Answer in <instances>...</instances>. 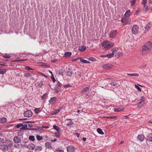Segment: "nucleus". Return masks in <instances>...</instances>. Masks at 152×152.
<instances>
[{
    "label": "nucleus",
    "instance_id": "f257e3e1",
    "mask_svg": "<svg viewBox=\"0 0 152 152\" xmlns=\"http://www.w3.org/2000/svg\"><path fill=\"white\" fill-rule=\"evenodd\" d=\"M152 45L151 42H147L142 47V53L143 55L147 54L151 50Z\"/></svg>",
    "mask_w": 152,
    "mask_h": 152
},
{
    "label": "nucleus",
    "instance_id": "f03ea898",
    "mask_svg": "<svg viewBox=\"0 0 152 152\" xmlns=\"http://www.w3.org/2000/svg\"><path fill=\"white\" fill-rule=\"evenodd\" d=\"M102 45L103 47L107 49L111 48L114 45L113 43L107 41L103 42Z\"/></svg>",
    "mask_w": 152,
    "mask_h": 152
},
{
    "label": "nucleus",
    "instance_id": "7ed1b4c3",
    "mask_svg": "<svg viewBox=\"0 0 152 152\" xmlns=\"http://www.w3.org/2000/svg\"><path fill=\"white\" fill-rule=\"evenodd\" d=\"M61 86H62V84L59 82L57 83L54 88L56 92L58 93L60 91Z\"/></svg>",
    "mask_w": 152,
    "mask_h": 152
},
{
    "label": "nucleus",
    "instance_id": "20e7f679",
    "mask_svg": "<svg viewBox=\"0 0 152 152\" xmlns=\"http://www.w3.org/2000/svg\"><path fill=\"white\" fill-rule=\"evenodd\" d=\"M139 28L137 25H134L132 28V32L133 34H136L138 33Z\"/></svg>",
    "mask_w": 152,
    "mask_h": 152
},
{
    "label": "nucleus",
    "instance_id": "39448f33",
    "mask_svg": "<svg viewBox=\"0 0 152 152\" xmlns=\"http://www.w3.org/2000/svg\"><path fill=\"white\" fill-rule=\"evenodd\" d=\"M145 99L144 96H142L140 99V102H139L137 105L138 107H142L145 103Z\"/></svg>",
    "mask_w": 152,
    "mask_h": 152
},
{
    "label": "nucleus",
    "instance_id": "423d86ee",
    "mask_svg": "<svg viewBox=\"0 0 152 152\" xmlns=\"http://www.w3.org/2000/svg\"><path fill=\"white\" fill-rule=\"evenodd\" d=\"M116 32L117 31L116 30H113L109 34V36L111 38H114L116 35Z\"/></svg>",
    "mask_w": 152,
    "mask_h": 152
},
{
    "label": "nucleus",
    "instance_id": "0eeeda50",
    "mask_svg": "<svg viewBox=\"0 0 152 152\" xmlns=\"http://www.w3.org/2000/svg\"><path fill=\"white\" fill-rule=\"evenodd\" d=\"M33 113L30 110H27L24 113V115L25 117H30L32 115Z\"/></svg>",
    "mask_w": 152,
    "mask_h": 152
},
{
    "label": "nucleus",
    "instance_id": "6e6552de",
    "mask_svg": "<svg viewBox=\"0 0 152 152\" xmlns=\"http://www.w3.org/2000/svg\"><path fill=\"white\" fill-rule=\"evenodd\" d=\"M75 148L72 145H70L67 147V152H75Z\"/></svg>",
    "mask_w": 152,
    "mask_h": 152
},
{
    "label": "nucleus",
    "instance_id": "1a4fd4ad",
    "mask_svg": "<svg viewBox=\"0 0 152 152\" xmlns=\"http://www.w3.org/2000/svg\"><path fill=\"white\" fill-rule=\"evenodd\" d=\"M90 88V86L87 85L85 88H83L81 90L80 93L83 94L84 93L86 92L89 91Z\"/></svg>",
    "mask_w": 152,
    "mask_h": 152
},
{
    "label": "nucleus",
    "instance_id": "9d476101",
    "mask_svg": "<svg viewBox=\"0 0 152 152\" xmlns=\"http://www.w3.org/2000/svg\"><path fill=\"white\" fill-rule=\"evenodd\" d=\"M73 73V69L71 67H69L67 71V76H71Z\"/></svg>",
    "mask_w": 152,
    "mask_h": 152
},
{
    "label": "nucleus",
    "instance_id": "9b49d317",
    "mask_svg": "<svg viewBox=\"0 0 152 152\" xmlns=\"http://www.w3.org/2000/svg\"><path fill=\"white\" fill-rule=\"evenodd\" d=\"M113 66L110 64H107L105 65H103L102 66V68L106 69H109L111 68Z\"/></svg>",
    "mask_w": 152,
    "mask_h": 152
},
{
    "label": "nucleus",
    "instance_id": "f8f14e48",
    "mask_svg": "<svg viewBox=\"0 0 152 152\" xmlns=\"http://www.w3.org/2000/svg\"><path fill=\"white\" fill-rule=\"evenodd\" d=\"M13 140L15 143H20L21 142L20 138L18 136L15 137L13 138Z\"/></svg>",
    "mask_w": 152,
    "mask_h": 152
},
{
    "label": "nucleus",
    "instance_id": "ddd939ff",
    "mask_svg": "<svg viewBox=\"0 0 152 152\" xmlns=\"http://www.w3.org/2000/svg\"><path fill=\"white\" fill-rule=\"evenodd\" d=\"M1 149L2 150L4 151H7L9 149V148L7 145L4 144L1 145Z\"/></svg>",
    "mask_w": 152,
    "mask_h": 152
},
{
    "label": "nucleus",
    "instance_id": "4468645a",
    "mask_svg": "<svg viewBox=\"0 0 152 152\" xmlns=\"http://www.w3.org/2000/svg\"><path fill=\"white\" fill-rule=\"evenodd\" d=\"M73 125V123L71 121L70 119H67V127H72Z\"/></svg>",
    "mask_w": 152,
    "mask_h": 152
},
{
    "label": "nucleus",
    "instance_id": "2eb2a0df",
    "mask_svg": "<svg viewBox=\"0 0 152 152\" xmlns=\"http://www.w3.org/2000/svg\"><path fill=\"white\" fill-rule=\"evenodd\" d=\"M57 100V98L53 97L51 98L49 101L50 103L51 104H54L56 102Z\"/></svg>",
    "mask_w": 152,
    "mask_h": 152
},
{
    "label": "nucleus",
    "instance_id": "dca6fc26",
    "mask_svg": "<svg viewBox=\"0 0 152 152\" xmlns=\"http://www.w3.org/2000/svg\"><path fill=\"white\" fill-rule=\"evenodd\" d=\"M137 138L141 142L143 141L145 139V137L142 134L139 135L137 136Z\"/></svg>",
    "mask_w": 152,
    "mask_h": 152
},
{
    "label": "nucleus",
    "instance_id": "f3484780",
    "mask_svg": "<svg viewBox=\"0 0 152 152\" xmlns=\"http://www.w3.org/2000/svg\"><path fill=\"white\" fill-rule=\"evenodd\" d=\"M45 145L46 148L48 149H51L52 148L51 143L47 142L45 144Z\"/></svg>",
    "mask_w": 152,
    "mask_h": 152
},
{
    "label": "nucleus",
    "instance_id": "a211bd4d",
    "mask_svg": "<svg viewBox=\"0 0 152 152\" xmlns=\"http://www.w3.org/2000/svg\"><path fill=\"white\" fill-rule=\"evenodd\" d=\"M35 151L36 152L39 151H42V147L40 146H35Z\"/></svg>",
    "mask_w": 152,
    "mask_h": 152
},
{
    "label": "nucleus",
    "instance_id": "6ab92c4d",
    "mask_svg": "<svg viewBox=\"0 0 152 152\" xmlns=\"http://www.w3.org/2000/svg\"><path fill=\"white\" fill-rule=\"evenodd\" d=\"M86 49V47L84 46L79 47L78 48V50L81 52H83L85 51Z\"/></svg>",
    "mask_w": 152,
    "mask_h": 152
},
{
    "label": "nucleus",
    "instance_id": "aec40b11",
    "mask_svg": "<svg viewBox=\"0 0 152 152\" xmlns=\"http://www.w3.org/2000/svg\"><path fill=\"white\" fill-rule=\"evenodd\" d=\"M124 110V108H122V109L121 108H114V111L115 112H118L121 111H123Z\"/></svg>",
    "mask_w": 152,
    "mask_h": 152
},
{
    "label": "nucleus",
    "instance_id": "412c9836",
    "mask_svg": "<svg viewBox=\"0 0 152 152\" xmlns=\"http://www.w3.org/2000/svg\"><path fill=\"white\" fill-rule=\"evenodd\" d=\"M7 118L5 117H2L0 118V123H3L6 122Z\"/></svg>",
    "mask_w": 152,
    "mask_h": 152
},
{
    "label": "nucleus",
    "instance_id": "4be33fe9",
    "mask_svg": "<svg viewBox=\"0 0 152 152\" xmlns=\"http://www.w3.org/2000/svg\"><path fill=\"white\" fill-rule=\"evenodd\" d=\"M147 140L149 141L152 142V134L150 133L147 137Z\"/></svg>",
    "mask_w": 152,
    "mask_h": 152
},
{
    "label": "nucleus",
    "instance_id": "5701e85b",
    "mask_svg": "<svg viewBox=\"0 0 152 152\" xmlns=\"http://www.w3.org/2000/svg\"><path fill=\"white\" fill-rule=\"evenodd\" d=\"M28 146H29L30 148L31 149L33 150L34 149L36 146L33 143L29 144Z\"/></svg>",
    "mask_w": 152,
    "mask_h": 152
},
{
    "label": "nucleus",
    "instance_id": "b1692460",
    "mask_svg": "<svg viewBox=\"0 0 152 152\" xmlns=\"http://www.w3.org/2000/svg\"><path fill=\"white\" fill-rule=\"evenodd\" d=\"M130 13H131L130 10H129L126 11L124 16L125 17H128Z\"/></svg>",
    "mask_w": 152,
    "mask_h": 152
},
{
    "label": "nucleus",
    "instance_id": "393cba45",
    "mask_svg": "<svg viewBox=\"0 0 152 152\" xmlns=\"http://www.w3.org/2000/svg\"><path fill=\"white\" fill-rule=\"evenodd\" d=\"M97 132L99 134L103 135L104 134L102 130L100 128H98L97 129Z\"/></svg>",
    "mask_w": 152,
    "mask_h": 152
},
{
    "label": "nucleus",
    "instance_id": "a878e982",
    "mask_svg": "<svg viewBox=\"0 0 152 152\" xmlns=\"http://www.w3.org/2000/svg\"><path fill=\"white\" fill-rule=\"evenodd\" d=\"M34 110L36 114H38L41 111L40 108H36L34 109Z\"/></svg>",
    "mask_w": 152,
    "mask_h": 152
},
{
    "label": "nucleus",
    "instance_id": "bb28decb",
    "mask_svg": "<svg viewBox=\"0 0 152 152\" xmlns=\"http://www.w3.org/2000/svg\"><path fill=\"white\" fill-rule=\"evenodd\" d=\"M24 133V131L20 130L19 131L18 133V136H21L23 135Z\"/></svg>",
    "mask_w": 152,
    "mask_h": 152
},
{
    "label": "nucleus",
    "instance_id": "cd10ccee",
    "mask_svg": "<svg viewBox=\"0 0 152 152\" xmlns=\"http://www.w3.org/2000/svg\"><path fill=\"white\" fill-rule=\"evenodd\" d=\"M104 118H109L110 119H117V118L116 116H106L105 117H104Z\"/></svg>",
    "mask_w": 152,
    "mask_h": 152
},
{
    "label": "nucleus",
    "instance_id": "c85d7f7f",
    "mask_svg": "<svg viewBox=\"0 0 152 152\" xmlns=\"http://www.w3.org/2000/svg\"><path fill=\"white\" fill-rule=\"evenodd\" d=\"M6 142H7L8 143V147L12 146V142L10 140H6Z\"/></svg>",
    "mask_w": 152,
    "mask_h": 152
},
{
    "label": "nucleus",
    "instance_id": "c756f323",
    "mask_svg": "<svg viewBox=\"0 0 152 152\" xmlns=\"http://www.w3.org/2000/svg\"><path fill=\"white\" fill-rule=\"evenodd\" d=\"M113 85V86L112 87L113 88H116L120 86V85L118 83H116L115 81Z\"/></svg>",
    "mask_w": 152,
    "mask_h": 152
},
{
    "label": "nucleus",
    "instance_id": "7c9ffc66",
    "mask_svg": "<svg viewBox=\"0 0 152 152\" xmlns=\"http://www.w3.org/2000/svg\"><path fill=\"white\" fill-rule=\"evenodd\" d=\"M80 61L83 63H85V64H89L90 63V62L86 60H85L83 59H80Z\"/></svg>",
    "mask_w": 152,
    "mask_h": 152
},
{
    "label": "nucleus",
    "instance_id": "2f4dec72",
    "mask_svg": "<svg viewBox=\"0 0 152 152\" xmlns=\"http://www.w3.org/2000/svg\"><path fill=\"white\" fill-rule=\"evenodd\" d=\"M121 21L122 23H124L125 24H129L130 23H127L126 22V19L124 18H122L121 19Z\"/></svg>",
    "mask_w": 152,
    "mask_h": 152
},
{
    "label": "nucleus",
    "instance_id": "473e14b6",
    "mask_svg": "<svg viewBox=\"0 0 152 152\" xmlns=\"http://www.w3.org/2000/svg\"><path fill=\"white\" fill-rule=\"evenodd\" d=\"M53 128L54 129H56L57 131V132H59L60 131V129L58 126L55 125H54L53 126Z\"/></svg>",
    "mask_w": 152,
    "mask_h": 152
},
{
    "label": "nucleus",
    "instance_id": "72a5a7b5",
    "mask_svg": "<svg viewBox=\"0 0 152 152\" xmlns=\"http://www.w3.org/2000/svg\"><path fill=\"white\" fill-rule=\"evenodd\" d=\"M2 57L5 58H10V56L9 54H6L3 55Z\"/></svg>",
    "mask_w": 152,
    "mask_h": 152
},
{
    "label": "nucleus",
    "instance_id": "f704fd0d",
    "mask_svg": "<svg viewBox=\"0 0 152 152\" xmlns=\"http://www.w3.org/2000/svg\"><path fill=\"white\" fill-rule=\"evenodd\" d=\"M127 75L130 76H139V74L138 73L129 74L127 73Z\"/></svg>",
    "mask_w": 152,
    "mask_h": 152
},
{
    "label": "nucleus",
    "instance_id": "c9c22d12",
    "mask_svg": "<svg viewBox=\"0 0 152 152\" xmlns=\"http://www.w3.org/2000/svg\"><path fill=\"white\" fill-rule=\"evenodd\" d=\"M118 49V48L117 47H115L111 50L112 53H113V55L115 52H116L117 51Z\"/></svg>",
    "mask_w": 152,
    "mask_h": 152
},
{
    "label": "nucleus",
    "instance_id": "e433bc0d",
    "mask_svg": "<svg viewBox=\"0 0 152 152\" xmlns=\"http://www.w3.org/2000/svg\"><path fill=\"white\" fill-rule=\"evenodd\" d=\"M151 27V25L149 23H148L147 25H146L145 28V29H147V30H149Z\"/></svg>",
    "mask_w": 152,
    "mask_h": 152
},
{
    "label": "nucleus",
    "instance_id": "4c0bfd02",
    "mask_svg": "<svg viewBox=\"0 0 152 152\" xmlns=\"http://www.w3.org/2000/svg\"><path fill=\"white\" fill-rule=\"evenodd\" d=\"M107 57L109 58H111L113 57V53H110L106 55Z\"/></svg>",
    "mask_w": 152,
    "mask_h": 152
},
{
    "label": "nucleus",
    "instance_id": "58836bf2",
    "mask_svg": "<svg viewBox=\"0 0 152 152\" xmlns=\"http://www.w3.org/2000/svg\"><path fill=\"white\" fill-rule=\"evenodd\" d=\"M6 72V70L5 69H0V74H3L5 73Z\"/></svg>",
    "mask_w": 152,
    "mask_h": 152
},
{
    "label": "nucleus",
    "instance_id": "ea45409f",
    "mask_svg": "<svg viewBox=\"0 0 152 152\" xmlns=\"http://www.w3.org/2000/svg\"><path fill=\"white\" fill-rule=\"evenodd\" d=\"M31 74L28 72L25 73L24 74V76L28 77H31Z\"/></svg>",
    "mask_w": 152,
    "mask_h": 152
},
{
    "label": "nucleus",
    "instance_id": "a19ab883",
    "mask_svg": "<svg viewBox=\"0 0 152 152\" xmlns=\"http://www.w3.org/2000/svg\"><path fill=\"white\" fill-rule=\"evenodd\" d=\"M22 142L25 144L27 143L28 142V140L27 138H24L22 140Z\"/></svg>",
    "mask_w": 152,
    "mask_h": 152
},
{
    "label": "nucleus",
    "instance_id": "79ce46f5",
    "mask_svg": "<svg viewBox=\"0 0 152 152\" xmlns=\"http://www.w3.org/2000/svg\"><path fill=\"white\" fill-rule=\"evenodd\" d=\"M123 53H117L115 55V57L116 58H118L121 55H122Z\"/></svg>",
    "mask_w": 152,
    "mask_h": 152
},
{
    "label": "nucleus",
    "instance_id": "37998d69",
    "mask_svg": "<svg viewBox=\"0 0 152 152\" xmlns=\"http://www.w3.org/2000/svg\"><path fill=\"white\" fill-rule=\"evenodd\" d=\"M29 139L30 140L34 141L35 140L34 137L33 136H30L29 137Z\"/></svg>",
    "mask_w": 152,
    "mask_h": 152
},
{
    "label": "nucleus",
    "instance_id": "c03bdc74",
    "mask_svg": "<svg viewBox=\"0 0 152 152\" xmlns=\"http://www.w3.org/2000/svg\"><path fill=\"white\" fill-rule=\"evenodd\" d=\"M88 59L92 61H96V59L95 58L93 57H90L88 58Z\"/></svg>",
    "mask_w": 152,
    "mask_h": 152
},
{
    "label": "nucleus",
    "instance_id": "a18cd8bd",
    "mask_svg": "<svg viewBox=\"0 0 152 152\" xmlns=\"http://www.w3.org/2000/svg\"><path fill=\"white\" fill-rule=\"evenodd\" d=\"M115 82V80H111L110 82V83L109 84V85L111 87H113V84H114V82Z\"/></svg>",
    "mask_w": 152,
    "mask_h": 152
},
{
    "label": "nucleus",
    "instance_id": "49530a36",
    "mask_svg": "<svg viewBox=\"0 0 152 152\" xmlns=\"http://www.w3.org/2000/svg\"><path fill=\"white\" fill-rule=\"evenodd\" d=\"M36 138L37 140H40L42 139V136L39 135H37L36 136Z\"/></svg>",
    "mask_w": 152,
    "mask_h": 152
},
{
    "label": "nucleus",
    "instance_id": "de8ad7c7",
    "mask_svg": "<svg viewBox=\"0 0 152 152\" xmlns=\"http://www.w3.org/2000/svg\"><path fill=\"white\" fill-rule=\"evenodd\" d=\"M48 96V94H45L42 96V99L44 100L46 99L47 96Z\"/></svg>",
    "mask_w": 152,
    "mask_h": 152
},
{
    "label": "nucleus",
    "instance_id": "09e8293b",
    "mask_svg": "<svg viewBox=\"0 0 152 152\" xmlns=\"http://www.w3.org/2000/svg\"><path fill=\"white\" fill-rule=\"evenodd\" d=\"M22 128H20V129H27V125L26 124H23L22 125Z\"/></svg>",
    "mask_w": 152,
    "mask_h": 152
},
{
    "label": "nucleus",
    "instance_id": "8fccbe9b",
    "mask_svg": "<svg viewBox=\"0 0 152 152\" xmlns=\"http://www.w3.org/2000/svg\"><path fill=\"white\" fill-rule=\"evenodd\" d=\"M60 111V110H56L53 113H52V115H53L56 114L59 112Z\"/></svg>",
    "mask_w": 152,
    "mask_h": 152
},
{
    "label": "nucleus",
    "instance_id": "3c124183",
    "mask_svg": "<svg viewBox=\"0 0 152 152\" xmlns=\"http://www.w3.org/2000/svg\"><path fill=\"white\" fill-rule=\"evenodd\" d=\"M25 69L27 70H34V69L33 68H31L30 67L27 66H26L25 67Z\"/></svg>",
    "mask_w": 152,
    "mask_h": 152
},
{
    "label": "nucleus",
    "instance_id": "603ef678",
    "mask_svg": "<svg viewBox=\"0 0 152 152\" xmlns=\"http://www.w3.org/2000/svg\"><path fill=\"white\" fill-rule=\"evenodd\" d=\"M57 73L58 74H59V75H63V71L61 69V70H59L57 71Z\"/></svg>",
    "mask_w": 152,
    "mask_h": 152
},
{
    "label": "nucleus",
    "instance_id": "864d4df0",
    "mask_svg": "<svg viewBox=\"0 0 152 152\" xmlns=\"http://www.w3.org/2000/svg\"><path fill=\"white\" fill-rule=\"evenodd\" d=\"M144 7V8L145 10V11L147 10H149V8H148V6L145 5H143Z\"/></svg>",
    "mask_w": 152,
    "mask_h": 152
},
{
    "label": "nucleus",
    "instance_id": "5fc2aeb1",
    "mask_svg": "<svg viewBox=\"0 0 152 152\" xmlns=\"http://www.w3.org/2000/svg\"><path fill=\"white\" fill-rule=\"evenodd\" d=\"M80 59H81V58H80V57H77V58H75V59H72V61H73V62H74V61H77L78 60L80 59Z\"/></svg>",
    "mask_w": 152,
    "mask_h": 152
},
{
    "label": "nucleus",
    "instance_id": "6e6d98bb",
    "mask_svg": "<svg viewBox=\"0 0 152 152\" xmlns=\"http://www.w3.org/2000/svg\"><path fill=\"white\" fill-rule=\"evenodd\" d=\"M23 125V124L22 123L20 124H18L17 125H16L15 126L17 128H19V127H20L21 126H22V125Z\"/></svg>",
    "mask_w": 152,
    "mask_h": 152
},
{
    "label": "nucleus",
    "instance_id": "4d7b16f0",
    "mask_svg": "<svg viewBox=\"0 0 152 152\" xmlns=\"http://www.w3.org/2000/svg\"><path fill=\"white\" fill-rule=\"evenodd\" d=\"M135 87L138 90V91H141V88L137 85H135Z\"/></svg>",
    "mask_w": 152,
    "mask_h": 152
},
{
    "label": "nucleus",
    "instance_id": "13d9d810",
    "mask_svg": "<svg viewBox=\"0 0 152 152\" xmlns=\"http://www.w3.org/2000/svg\"><path fill=\"white\" fill-rule=\"evenodd\" d=\"M51 78L52 80L53 83H54L55 82L56 80L54 77L53 75L51 76Z\"/></svg>",
    "mask_w": 152,
    "mask_h": 152
},
{
    "label": "nucleus",
    "instance_id": "bf43d9fd",
    "mask_svg": "<svg viewBox=\"0 0 152 152\" xmlns=\"http://www.w3.org/2000/svg\"><path fill=\"white\" fill-rule=\"evenodd\" d=\"M0 142L4 144L5 142V140L3 139L0 138Z\"/></svg>",
    "mask_w": 152,
    "mask_h": 152
},
{
    "label": "nucleus",
    "instance_id": "052dcab7",
    "mask_svg": "<svg viewBox=\"0 0 152 152\" xmlns=\"http://www.w3.org/2000/svg\"><path fill=\"white\" fill-rule=\"evenodd\" d=\"M13 146H14V147H15V148H19L20 145L18 144H15L13 145Z\"/></svg>",
    "mask_w": 152,
    "mask_h": 152
},
{
    "label": "nucleus",
    "instance_id": "680f3d73",
    "mask_svg": "<svg viewBox=\"0 0 152 152\" xmlns=\"http://www.w3.org/2000/svg\"><path fill=\"white\" fill-rule=\"evenodd\" d=\"M136 0H132L131 2V5L132 6H133L135 3Z\"/></svg>",
    "mask_w": 152,
    "mask_h": 152
},
{
    "label": "nucleus",
    "instance_id": "e2e57ef3",
    "mask_svg": "<svg viewBox=\"0 0 152 152\" xmlns=\"http://www.w3.org/2000/svg\"><path fill=\"white\" fill-rule=\"evenodd\" d=\"M147 1V0H143L142 2V5H145L146 4Z\"/></svg>",
    "mask_w": 152,
    "mask_h": 152
},
{
    "label": "nucleus",
    "instance_id": "0e129e2a",
    "mask_svg": "<svg viewBox=\"0 0 152 152\" xmlns=\"http://www.w3.org/2000/svg\"><path fill=\"white\" fill-rule=\"evenodd\" d=\"M139 12H140V11L139 10V9H138L136 10V11L135 12V13L134 15H137L139 13Z\"/></svg>",
    "mask_w": 152,
    "mask_h": 152
},
{
    "label": "nucleus",
    "instance_id": "69168bd1",
    "mask_svg": "<svg viewBox=\"0 0 152 152\" xmlns=\"http://www.w3.org/2000/svg\"><path fill=\"white\" fill-rule=\"evenodd\" d=\"M72 54L71 52H67V57H70Z\"/></svg>",
    "mask_w": 152,
    "mask_h": 152
},
{
    "label": "nucleus",
    "instance_id": "338daca9",
    "mask_svg": "<svg viewBox=\"0 0 152 152\" xmlns=\"http://www.w3.org/2000/svg\"><path fill=\"white\" fill-rule=\"evenodd\" d=\"M77 75H78L79 78H80L81 77V73L80 72H77Z\"/></svg>",
    "mask_w": 152,
    "mask_h": 152
},
{
    "label": "nucleus",
    "instance_id": "774afa93",
    "mask_svg": "<svg viewBox=\"0 0 152 152\" xmlns=\"http://www.w3.org/2000/svg\"><path fill=\"white\" fill-rule=\"evenodd\" d=\"M56 151L57 152H64V151L62 150H61L59 148H58L57 149H56Z\"/></svg>",
    "mask_w": 152,
    "mask_h": 152
}]
</instances>
